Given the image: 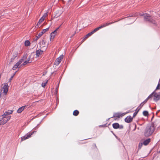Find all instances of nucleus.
I'll return each mask as SVG.
<instances>
[{"label": "nucleus", "instance_id": "nucleus-1", "mask_svg": "<svg viewBox=\"0 0 160 160\" xmlns=\"http://www.w3.org/2000/svg\"><path fill=\"white\" fill-rule=\"evenodd\" d=\"M155 130V128L153 124L148 126L146 128L144 132V135L148 137L151 135Z\"/></svg>", "mask_w": 160, "mask_h": 160}, {"label": "nucleus", "instance_id": "nucleus-2", "mask_svg": "<svg viewBox=\"0 0 160 160\" xmlns=\"http://www.w3.org/2000/svg\"><path fill=\"white\" fill-rule=\"evenodd\" d=\"M141 16H142L144 17V19L146 21H148L151 22L153 24H155L156 22L152 18L149 14L147 13H144L141 14Z\"/></svg>", "mask_w": 160, "mask_h": 160}, {"label": "nucleus", "instance_id": "nucleus-3", "mask_svg": "<svg viewBox=\"0 0 160 160\" xmlns=\"http://www.w3.org/2000/svg\"><path fill=\"white\" fill-rule=\"evenodd\" d=\"M36 131H31L26 134L24 136L21 138V142L24 141L29 138H30L32 135Z\"/></svg>", "mask_w": 160, "mask_h": 160}, {"label": "nucleus", "instance_id": "nucleus-4", "mask_svg": "<svg viewBox=\"0 0 160 160\" xmlns=\"http://www.w3.org/2000/svg\"><path fill=\"white\" fill-rule=\"evenodd\" d=\"M26 56H24L22 58L20 59L19 61L17 62L13 67L12 69L13 70H15L16 68H19L20 67H19V65L24 61V60H25L26 58Z\"/></svg>", "mask_w": 160, "mask_h": 160}, {"label": "nucleus", "instance_id": "nucleus-5", "mask_svg": "<svg viewBox=\"0 0 160 160\" xmlns=\"http://www.w3.org/2000/svg\"><path fill=\"white\" fill-rule=\"evenodd\" d=\"M26 56H24L22 58L20 59L19 61L17 62L13 67L12 69L13 70H15L16 68H19L20 67H19V65L24 61V60H25L26 58Z\"/></svg>", "mask_w": 160, "mask_h": 160}, {"label": "nucleus", "instance_id": "nucleus-6", "mask_svg": "<svg viewBox=\"0 0 160 160\" xmlns=\"http://www.w3.org/2000/svg\"><path fill=\"white\" fill-rule=\"evenodd\" d=\"M2 117V119L0 120V125H3L6 123L11 118L10 116Z\"/></svg>", "mask_w": 160, "mask_h": 160}, {"label": "nucleus", "instance_id": "nucleus-7", "mask_svg": "<svg viewBox=\"0 0 160 160\" xmlns=\"http://www.w3.org/2000/svg\"><path fill=\"white\" fill-rule=\"evenodd\" d=\"M150 95H151V98L152 96L154 97L153 99L154 101H157L160 99V93H157L155 91L153 92Z\"/></svg>", "mask_w": 160, "mask_h": 160}, {"label": "nucleus", "instance_id": "nucleus-8", "mask_svg": "<svg viewBox=\"0 0 160 160\" xmlns=\"http://www.w3.org/2000/svg\"><path fill=\"white\" fill-rule=\"evenodd\" d=\"M46 42L45 39H43L42 41L38 43L40 45V48L44 50V51H45L47 48V46L45 45Z\"/></svg>", "mask_w": 160, "mask_h": 160}, {"label": "nucleus", "instance_id": "nucleus-9", "mask_svg": "<svg viewBox=\"0 0 160 160\" xmlns=\"http://www.w3.org/2000/svg\"><path fill=\"white\" fill-rule=\"evenodd\" d=\"M8 90V87L7 83H4L1 92L4 93L6 95L7 94Z\"/></svg>", "mask_w": 160, "mask_h": 160}, {"label": "nucleus", "instance_id": "nucleus-10", "mask_svg": "<svg viewBox=\"0 0 160 160\" xmlns=\"http://www.w3.org/2000/svg\"><path fill=\"white\" fill-rule=\"evenodd\" d=\"M113 23V22H109V23L107 22V23H104L102 24V25H101L99 27L95 28V29L96 32V31H98V30H99L100 29L102 28L105 27H106L108 25H109L112 24Z\"/></svg>", "mask_w": 160, "mask_h": 160}, {"label": "nucleus", "instance_id": "nucleus-11", "mask_svg": "<svg viewBox=\"0 0 160 160\" xmlns=\"http://www.w3.org/2000/svg\"><path fill=\"white\" fill-rule=\"evenodd\" d=\"M63 58V55H61L59 58H58L55 61L54 64L56 65H58L61 62L62 59Z\"/></svg>", "mask_w": 160, "mask_h": 160}, {"label": "nucleus", "instance_id": "nucleus-12", "mask_svg": "<svg viewBox=\"0 0 160 160\" xmlns=\"http://www.w3.org/2000/svg\"><path fill=\"white\" fill-rule=\"evenodd\" d=\"M113 128L115 129L118 128L122 129L123 127L122 125H119V124L118 123H115L112 124Z\"/></svg>", "mask_w": 160, "mask_h": 160}, {"label": "nucleus", "instance_id": "nucleus-13", "mask_svg": "<svg viewBox=\"0 0 160 160\" xmlns=\"http://www.w3.org/2000/svg\"><path fill=\"white\" fill-rule=\"evenodd\" d=\"M96 32L95 29H94L93 31L92 32L88 33L84 37L83 39L82 40V42H83L85 40H86L88 38L89 36H91L93 34L94 32Z\"/></svg>", "mask_w": 160, "mask_h": 160}, {"label": "nucleus", "instance_id": "nucleus-14", "mask_svg": "<svg viewBox=\"0 0 160 160\" xmlns=\"http://www.w3.org/2000/svg\"><path fill=\"white\" fill-rule=\"evenodd\" d=\"M61 25H60L59 27L58 28H57L55 30H54L53 32H52L51 34V37H50V40L52 39H53L54 38L55 35L57 33V31L58 29L60 27Z\"/></svg>", "mask_w": 160, "mask_h": 160}, {"label": "nucleus", "instance_id": "nucleus-15", "mask_svg": "<svg viewBox=\"0 0 160 160\" xmlns=\"http://www.w3.org/2000/svg\"><path fill=\"white\" fill-rule=\"evenodd\" d=\"M44 51H45L43 49H39L38 50H37L36 52L37 57H39L42 54L43 52H44Z\"/></svg>", "mask_w": 160, "mask_h": 160}, {"label": "nucleus", "instance_id": "nucleus-16", "mask_svg": "<svg viewBox=\"0 0 160 160\" xmlns=\"http://www.w3.org/2000/svg\"><path fill=\"white\" fill-rule=\"evenodd\" d=\"M133 119V118L130 116L127 117L125 119V121L127 123H130L132 122Z\"/></svg>", "mask_w": 160, "mask_h": 160}, {"label": "nucleus", "instance_id": "nucleus-17", "mask_svg": "<svg viewBox=\"0 0 160 160\" xmlns=\"http://www.w3.org/2000/svg\"><path fill=\"white\" fill-rule=\"evenodd\" d=\"M18 53L17 52H14L12 54V56L10 59V61L9 63H10L11 62H12L14 60L15 58L17 56Z\"/></svg>", "mask_w": 160, "mask_h": 160}, {"label": "nucleus", "instance_id": "nucleus-18", "mask_svg": "<svg viewBox=\"0 0 160 160\" xmlns=\"http://www.w3.org/2000/svg\"><path fill=\"white\" fill-rule=\"evenodd\" d=\"M151 95H150L142 103H141V104L139 105V107H141V108H142V107L143 106L144 104H145L147 102L148 99L151 98Z\"/></svg>", "mask_w": 160, "mask_h": 160}, {"label": "nucleus", "instance_id": "nucleus-19", "mask_svg": "<svg viewBox=\"0 0 160 160\" xmlns=\"http://www.w3.org/2000/svg\"><path fill=\"white\" fill-rule=\"evenodd\" d=\"M12 112V111L10 110H8L7 112H5L2 116H7L10 114Z\"/></svg>", "mask_w": 160, "mask_h": 160}, {"label": "nucleus", "instance_id": "nucleus-20", "mask_svg": "<svg viewBox=\"0 0 160 160\" xmlns=\"http://www.w3.org/2000/svg\"><path fill=\"white\" fill-rule=\"evenodd\" d=\"M151 139L150 138H148L145 141L143 142V145H148L149 143L150 142Z\"/></svg>", "mask_w": 160, "mask_h": 160}, {"label": "nucleus", "instance_id": "nucleus-21", "mask_svg": "<svg viewBox=\"0 0 160 160\" xmlns=\"http://www.w3.org/2000/svg\"><path fill=\"white\" fill-rule=\"evenodd\" d=\"M25 107L26 106H23L19 108L17 110V112L19 113H21L24 110Z\"/></svg>", "mask_w": 160, "mask_h": 160}, {"label": "nucleus", "instance_id": "nucleus-22", "mask_svg": "<svg viewBox=\"0 0 160 160\" xmlns=\"http://www.w3.org/2000/svg\"><path fill=\"white\" fill-rule=\"evenodd\" d=\"M120 118L119 113H114L113 116L112 118Z\"/></svg>", "mask_w": 160, "mask_h": 160}, {"label": "nucleus", "instance_id": "nucleus-23", "mask_svg": "<svg viewBox=\"0 0 160 160\" xmlns=\"http://www.w3.org/2000/svg\"><path fill=\"white\" fill-rule=\"evenodd\" d=\"M44 20H43L42 18H41V19L39 21L37 24L36 25V28L38 27L39 25Z\"/></svg>", "mask_w": 160, "mask_h": 160}, {"label": "nucleus", "instance_id": "nucleus-24", "mask_svg": "<svg viewBox=\"0 0 160 160\" xmlns=\"http://www.w3.org/2000/svg\"><path fill=\"white\" fill-rule=\"evenodd\" d=\"M38 38L36 37V38H33L32 41V42L31 43H33V46H35L36 44V41L38 40Z\"/></svg>", "mask_w": 160, "mask_h": 160}, {"label": "nucleus", "instance_id": "nucleus-25", "mask_svg": "<svg viewBox=\"0 0 160 160\" xmlns=\"http://www.w3.org/2000/svg\"><path fill=\"white\" fill-rule=\"evenodd\" d=\"M79 113V112L78 110H75L73 111V114L75 116H77L78 115Z\"/></svg>", "mask_w": 160, "mask_h": 160}, {"label": "nucleus", "instance_id": "nucleus-26", "mask_svg": "<svg viewBox=\"0 0 160 160\" xmlns=\"http://www.w3.org/2000/svg\"><path fill=\"white\" fill-rule=\"evenodd\" d=\"M25 45L26 46H30V42L28 40H26L25 42Z\"/></svg>", "mask_w": 160, "mask_h": 160}, {"label": "nucleus", "instance_id": "nucleus-27", "mask_svg": "<svg viewBox=\"0 0 160 160\" xmlns=\"http://www.w3.org/2000/svg\"><path fill=\"white\" fill-rule=\"evenodd\" d=\"M31 62H29V60H26L24 62L21 64V66H24L27 64L28 63H30Z\"/></svg>", "mask_w": 160, "mask_h": 160}, {"label": "nucleus", "instance_id": "nucleus-28", "mask_svg": "<svg viewBox=\"0 0 160 160\" xmlns=\"http://www.w3.org/2000/svg\"><path fill=\"white\" fill-rule=\"evenodd\" d=\"M48 81V80H47L46 82H43L42 84V87L44 88L45 87L46 84H47Z\"/></svg>", "mask_w": 160, "mask_h": 160}, {"label": "nucleus", "instance_id": "nucleus-29", "mask_svg": "<svg viewBox=\"0 0 160 160\" xmlns=\"http://www.w3.org/2000/svg\"><path fill=\"white\" fill-rule=\"evenodd\" d=\"M143 114L144 116H148V112L147 111H144L143 112Z\"/></svg>", "mask_w": 160, "mask_h": 160}, {"label": "nucleus", "instance_id": "nucleus-30", "mask_svg": "<svg viewBox=\"0 0 160 160\" xmlns=\"http://www.w3.org/2000/svg\"><path fill=\"white\" fill-rule=\"evenodd\" d=\"M49 29V28H47L45 29H44L42 30V32H41V33H42L43 35L44 33H45L47 31H48Z\"/></svg>", "mask_w": 160, "mask_h": 160}, {"label": "nucleus", "instance_id": "nucleus-31", "mask_svg": "<svg viewBox=\"0 0 160 160\" xmlns=\"http://www.w3.org/2000/svg\"><path fill=\"white\" fill-rule=\"evenodd\" d=\"M143 144V142H140L138 145V149H140L141 148Z\"/></svg>", "mask_w": 160, "mask_h": 160}, {"label": "nucleus", "instance_id": "nucleus-32", "mask_svg": "<svg viewBox=\"0 0 160 160\" xmlns=\"http://www.w3.org/2000/svg\"><path fill=\"white\" fill-rule=\"evenodd\" d=\"M48 16V14L47 13H45L44 14L43 16L41 18H42L43 20H44L45 18L47 17Z\"/></svg>", "mask_w": 160, "mask_h": 160}, {"label": "nucleus", "instance_id": "nucleus-33", "mask_svg": "<svg viewBox=\"0 0 160 160\" xmlns=\"http://www.w3.org/2000/svg\"><path fill=\"white\" fill-rule=\"evenodd\" d=\"M61 15V14H55V16L52 18V19L57 18L59 17Z\"/></svg>", "mask_w": 160, "mask_h": 160}, {"label": "nucleus", "instance_id": "nucleus-34", "mask_svg": "<svg viewBox=\"0 0 160 160\" xmlns=\"http://www.w3.org/2000/svg\"><path fill=\"white\" fill-rule=\"evenodd\" d=\"M42 35V33H41V32H40L37 36H36V37H37V38H38V39L39 38H40Z\"/></svg>", "mask_w": 160, "mask_h": 160}, {"label": "nucleus", "instance_id": "nucleus-35", "mask_svg": "<svg viewBox=\"0 0 160 160\" xmlns=\"http://www.w3.org/2000/svg\"><path fill=\"white\" fill-rule=\"evenodd\" d=\"M141 108H141V107H139V106L138 107V108H137V109H136L135 112H137V113H138Z\"/></svg>", "mask_w": 160, "mask_h": 160}, {"label": "nucleus", "instance_id": "nucleus-36", "mask_svg": "<svg viewBox=\"0 0 160 160\" xmlns=\"http://www.w3.org/2000/svg\"><path fill=\"white\" fill-rule=\"evenodd\" d=\"M160 88V83H159L157 86L155 90V91H156V90L159 89Z\"/></svg>", "mask_w": 160, "mask_h": 160}, {"label": "nucleus", "instance_id": "nucleus-37", "mask_svg": "<svg viewBox=\"0 0 160 160\" xmlns=\"http://www.w3.org/2000/svg\"><path fill=\"white\" fill-rule=\"evenodd\" d=\"M127 113H119L120 117H120H122L123 116L125 115Z\"/></svg>", "mask_w": 160, "mask_h": 160}, {"label": "nucleus", "instance_id": "nucleus-38", "mask_svg": "<svg viewBox=\"0 0 160 160\" xmlns=\"http://www.w3.org/2000/svg\"><path fill=\"white\" fill-rule=\"evenodd\" d=\"M137 112H134V113H133V117H135L136 115L137 114Z\"/></svg>", "mask_w": 160, "mask_h": 160}, {"label": "nucleus", "instance_id": "nucleus-39", "mask_svg": "<svg viewBox=\"0 0 160 160\" xmlns=\"http://www.w3.org/2000/svg\"><path fill=\"white\" fill-rule=\"evenodd\" d=\"M14 75H13V76L11 77V78L9 79V82H11V81L12 80V79L13 78Z\"/></svg>", "mask_w": 160, "mask_h": 160}, {"label": "nucleus", "instance_id": "nucleus-40", "mask_svg": "<svg viewBox=\"0 0 160 160\" xmlns=\"http://www.w3.org/2000/svg\"><path fill=\"white\" fill-rule=\"evenodd\" d=\"M30 58H31L30 56H29V57L28 58L27 60H29V62H31L30 61Z\"/></svg>", "mask_w": 160, "mask_h": 160}, {"label": "nucleus", "instance_id": "nucleus-41", "mask_svg": "<svg viewBox=\"0 0 160 160\" xmlns=\"http://www.w3.org/2000/svg\"><path fill=\"white\" fill-rule=\"evenodd\" d=\"M92 146H93V147H95V148H96V144H93Z\"/></svg>", "mask_w": 160, "mask_h": 160}, {"label": "nucleus", "instance_id": "nucleus-42", "mask_svg": "<svg viewBox=\"0 0 160 160\" xmlns=\"http://www.w3.org/2000/svg\"><path fill=\"white\" fill-rule=\"evenodd\" d=\"M114 118V119L115 120H116L118 118Z\"/></svg>", "mask_w": 160, "mask_h": 160}, {"label": "nucleus", "instance_id": "nucleus-43", "mask_svg": "<svg viewBox=\"0 0 160 160\" xmlns=\"http://www.w3.org/2000/svg\"><path fill=\"white\" fill-rule=\"evenodd\" d=\"M135 16V15H132V16H130V17H133V16Z\"/></svg>", "mask_w": 160, "mask_h": 160}]
</instances>
